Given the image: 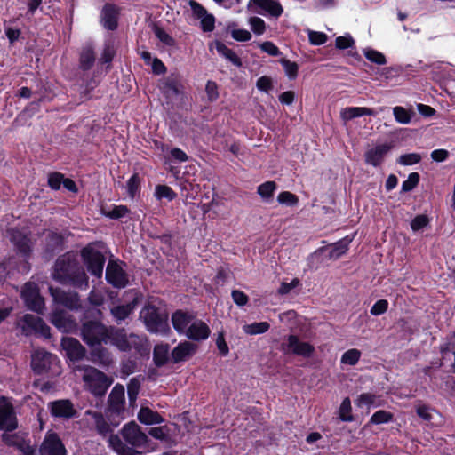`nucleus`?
I'll return each mask as SVG.
<instances>
[{
    "label": "nucleus",
    "instance_id": "obj_1",
    "mask_svg": "<svg viewBox=\"0 0 455 455\" xmlns=\"http://www.w3.org/2000/svg\"><path fill=\"white\" fill-rule=\"evenodd\" d=\"M120 435H110L108 438L109 446L118 455H138L140 454L137 449H146L149 446V438L135 421L125 424L120 430Z\"/></svg>",
    "mask_w": 455,
    "mask_h": 455
},
{
    "label": "nucleus",
    "instance_id": "obj_2",
    "mask_svg": "<svg viewBox=\"0 0 455 455\" xmlns=\"http://www.w3.org/2000/svg\"><path fill=\"white\" fill-rule=\"evenodd\" d=\"M53 278L65 284L76 288H87L88 277L73 255L64 254L58 258L53 271Z\"/></svg>",
    "mask_w": 455,
    "mask_h": 455
},
{
    "label": "nucleus",
    "instance_id": "obj_3",
    "mask_svg": "<svg viewBox=\"0 0 455 455\" xmlns=\"http://www.w3.org/2000/svg\"><path fill=\"white\" fill-rule=\"evenodd\" d=\"M72 370L82 379L84 388L95 396H103L113 382L111 378L91 365L76 364Z\"/></svg>",
    "mask_w": 455,
    "mask_h": 455
},
{
    "label": "nucleus",
    "instance_id": "obj_4",
    "mask_svg": "<svg viewBox=\"0 0 455 455\" xmlns=\"http://www.w3.org/2000/svg\"><path fill=\"white\" fill-rule=\"evenodd\" d=\"M108 342L116 347L120 351L127 352L134 349L140 355H147L149 349L143 337L131 333L127 334L125 330L121 328L109 327Z\"/></svg>",
    "mask_w": 455,
    "mask_h": 455
},
{
    "label": "nucleus",
    "instance_id": "obj_5",
    "mask_svg": "<svg viewBox=\"0 0 455 455\" xmlns=\"http://www.w3.org/2000/svg\"><path fill=\"white\" fill-rule=\"evenodd\" d=\"M140 318L150 332L166 333L170 329L167 314L151 303L147 304L141 309Z\"/></svg>",
    "mask_w": 455,
    "mask_h": 455
},
{
    "label": "nucleus",
    "instance_id": "obj_6",
    "mask_svg": "<svg viewBox=\"0 0 455 455\" xmlns=\"http://www.w3.org/2000/svg\"><path fill=\"white\" fill-rule=\"evenodd\" d=\"M109 327L100 321L90 320L81 326V338L90 347L108 343Z\"/></svg>",
    "mask_w": 455,
    "mask_h": 455
},
{
    "label": "nucleus",
    "instance_id": "obj_7",
    "mask_svg": "<svg viewBox=\"0 0 455 455\" xmlns=\"http://www.w3.org/2000/svg\"><path fill=\"white\" fill-rule=\"evenodd\" d=\"M281 351L285 355L291 353L309 358L315 353V347L308 342L300 341L298 336L291 334L287 338V342L281 344Z\"/></svg>",
    "mask_w": 455,
    "mask_h": 455
},
{
    "label": "nucleus",
    "instance_id": "obj_8",
    "mask_svg": "<svg viewBox=\"0 0 455 455\" xmlns=\"http://www.w3.org/2000/svg\"><path fill=\"white\" fill-rule=\"evenodd\" d=\"M82 257L88 271H90L92 275L100 277L102 275L105 264L104 255L92 247L87 246L83 249Z\"/></svg>",
    "mask_w": 455,
    "mask_h": 455
},
{
    "label": "nucleus",
    "instance_id": "obj_9",
    "mask_svg": "<svg viewBox=\"0 0 455 455\" xmlns=\"http://www.w3.org/2000/svg\"><path fill=\"white\" fill-rule=\"evenodd\" d=\"M21 297L28 309L42 313L44 308V299L39 294V289L35 283H27L22 290Z\"/></svg>",
    "mask_w": 455,
    "mask_h": 455
},
{
    "label": "nucleus",
    "instance_id": "obj_10",
    "mask_svg": "<svg viewBox=\"0 0 455 455\" xmlns=\"http://www.w3.org/2000/svg\"><path fill=\"white\" fill-rule=\"evenodd\" d=\"M17 427L18 420L12 403L5 397L0 398V429L11 432Z\"/></svg>",
    "mask_w": 455,
    "mask_h": 455
},
{
    "label": "nucleus",
    "instance_id": "obj_11",
    "mask_svg": "<svg viewBox=\"0 0 455 455\" xmlns=\"http://www.w3.org/2000/svg\"><path fill=\"white\" fill-rule=\"evenodd\" d=\"M22 331L26 335L32 332L39 333L45 338L50 337V328L44 320L36 315L26 314L22 319Z\"/></svg>",
    "mask_w": 455,
    "mask_h": 455
},
{
    "label": "nucleus",
    "instance_id": "obj_12",
    "mask_svg": "<svg viewBox=\"0 0 455 455\" xmlns=\"http://www.w3.org/2000/svg\"><path fill=\"white\" fill-rule=\"evenodd\" d=\"M60 345L65 351L66 356L73 363L81 361L86 355L85 347L75 338L64 337L61 339Z\"/></svg>",
    "mask_w": 455,
    "mask_h": 455
},
{
    "label": "nucleus",
    "instance_id": "obj_13",
    "mask_svg": "<svg viewBox=\"0 0 455 455\" xmlns=\"http://www.w3.org/2000/svg\"><path fill=\"white\" fill-rule=\"evenodd\" d=\"M50 294L56 303H59L69 309L81 307L79 296L75 291H65L60 288H49Z\"/></svg>",
    "mask_w": 455,
    "mask_h": 455
},
{
    "label": "nucleus",
    "instance_id": "obj_14",
    "mask_svg": "<svg viewBox=\"0 0 455 455\" xmlns=\"http://www.w3.org/2000/svg\"><path fill=\"white\" fill-rule=\"evenodd\" d=\"M51 323L62 332L71 333L76 330V323L74 317L64 310L52 312Z\"/></svg>",
    "mask_w": 455,
    "mask_h": 455
},
{
    "label": "nucleus",
    "instance_id": "obj_15",
    "mask_svg": "<svg viewBox=\"0 0 455 455\" xmlns=\"http://www.w3.org/2000/svg\"><path fill=\"white\" fill-rule=\"evenodd\" d=\"M56 361V356L52 353H49L45 350L39 349L36 350L33 355L31 360V365L33 370L38 373L42 374L50 370L51 365Z\"/></svg>",
    "mask_w": 455,
    "mask_h": 455
},
{
    "label": "nucleus",
    "instance_id": "obj_16",
    "mask_svg": "<svg viewBox=\"0 0 455 455\" xmlns=\"http://www.w3.org/2000/svg\"><path fill=\"white\" fill-rule=\"evenodd\" d=\"M391 149V144L384 143L377 145L365 152L364 161L369 165L379 167Z\"/></svg>",
    "mask_w": 455,
    "mask_h": 455
},
{
    "label": "nucleus",
    "instance_id": "obj_17",
    "mask_svg": "<svg viewBox=\"0 0 455 455\" xmlns=\"http://www.w3.org/2000/svg\"><path fill=\"white\" fill-rule=\"evenodd\" d=\"M106 279L116 288H124L128 283L126 273L115 261L108 262L106 269Z\"/></svg>",
    "mask_w": 455,
    "mask_h": 455
},
{
    "label": "nucleus",
    "instance_id": "obj_18",
    "mask_svg": "<svg viewBox=\"0 0 455 455\" xmlns=\"http://www.w3.org/2000/svg\"><path fill=\"white\" fill-rule=\"evenodd\" d=\"M249 5L256 7L255 12L259 14L268 13L275 18H279L283 12V8L277 0H250Z\"/></svg>",
    "mask_w": 455,
    "mask_h": 455
},
{
    "label": "nucleus",
    "instance_id": "obj_19",
    "mask_svg": "<svg viewBox=\"0 0 455 455\" xmlns=\"http://www.w3.org/2000/svg\"><path fill=\"white\" fill-rule=\"evenodd\" d=\"M354 236L349 237L348 235L344 238L339 240L338 242L331 244L330 248L328 247H321L315 251V254L323 253L324 251H328L326 258L328 259H338L342 255H344L349 247L350 243L353 241Z\"/></svg>",
    "mask_w": 455,
    "mask_h": 455
},
{
    "label": "nucleus",
    "instance_id": "obj_20",
    "mask_svg": "<svg viewBox=\"0 0 455 455\" xmlns=\"http://www.w3.org/2000/svg\"><path fill=\"white\" fill-rule=\"evenodd\" d=\"M66 449L56 434L48 435L39 449L40 455H66Z\"/></svg>",
    "mask_w": 455,
    "mask_h": 455
},
{
    "label": "nucleus",
    "instance_id": "obj_21",
    "mask_svg": "<svg viewBox=\"0 0 455 455\" xmlns=\"http://www.w3.org/2000/svg\"><path fill=\"white\" fill-rule=\"evenodd\" d=\"M7 235L18 251L24 256H28L32 251L30 239L16 228H8Z\"/></svg>",
    "mask_w": 455,
    "mask_h": 455
},
{
    "label": "nucleus",
    "instance_id": "obj_22",
    "mask_svg": "<svg viewBox=\"0 0 455 455\" xmlns=\"http://www.w3.org/2000/svg\"><path fill=\"white\" fill-rule=\"evenodd\" d=\"M90 359L91 361L102 367H108L114 363L112 353L101 345H96L91 347Z\"/></svg>",
    "mask_w": 455,
    "mask_h": 455
},
{
    "label": "nucleus",
    "instance_id": "obj_23",
    "mask_svg": "<svg viewBox=\"0 0 455 455\" xmlns=\"http://www.w3.org/2000/svg\"><path fill=\"white\" fill-rule=\"evenodd\" d=\"M108 409L114 413H121L124 410V387L116 385L108 395Z\"/></svg>",
    "mask_w": 455,
    "mask_h": 455
},
{
    "label": "nucleus",
    "instance_id": "obj_24",
    "mask_svg": "<svg viewBox=\"0 0 455 455\" xmlns=\"http://www.w3.org/2000/svg\"><path fill=\"white\" fill-rule=\"evenodd\" d=\"M196 349L197 346L191 342H181L172 351L171 359L174 363L186 361L196 353Z\"/></svg>",
    "mask_w": 455,
    "mask_h": 455
},
{
    "label": "nucleus",
    "instance_id": "obj_25",
    "mask_svg": "<svg viewBox=\"0 0 455 455\" xmlns=\"http://www.w3.org/2000/svg\"><path fill=\"white\" fill-rule=\"evenodd\" d=\"M118 10L111 4H106L101 11L100 20L103 27L108 30H115L117 28Z\"/></svg>",
    "mask_w": 455,
    "mask_h": 455
},
{
    "label": "nucleus",
    "instance_id": "obj_26",
    "mask_svg": "<svg viewBox=\"0 0 455 455\" xmlns=\"http://www.w3.org/2000/svg\"><path fill=\"white\" fill-rule=\"evenodd\" d=\"M85 415L90 417L92 424L94 426L98 434L102 436H107L113 432V427L105 420L100 412L94 411H87Z\"/></svg>",
    "mask_w": 455,
    "mask_h": 455
},
{
    "label": "nucleus",
    "instance_id": "obj_27",
    "mask_svg": "<svg viewBox=\"0 0 455 455\" xmlns=\"http://www.w3.org/2000/svg\"><path fill=\"white\" fill-rule=\"evenodd\" d=\"M186 335L190 339L203 340L209 337L210 329L205 323L196 320L188 328Z\"/></svg>",
    "mask_w": 455,
    "mask_h": 455
},
{
    "label": "nucleus",
    "instance_id": "obj_28",
    "mask_svg": "<svg viewBox=\"0 0 455 455\" xmlns=\"http://www.w3.org/2000/svg\"><path fill=\"white\" fill-rule=\"evenodd\" d=\"M160 90L168 100H172L180 92V84L174 77H167L160 84Z\"/></svg>",
    "mask_w": 455,
    "mask_h": 455
},
{
    "label": "nucleus",
    "instance_id": "obj_29",
    "mask_svg": "<svg viewBox=\"0 0 455 455\" xmlns=\"http://www.w3.org/2000/svg\"><path fill=\"white\" fill-rule=\"evenodd\" d=\"M172 324L174 329L180 333L187 332L188 328L191 324L192 316L188 313L180 310L176 311L172 317Z\"/></svg>",
    "mask_w": 455,
    "mask_h": 455
},
{
    "label": "nucleus",
    "instance_id": "obj_30",
    "mask_svg": "<svg viewBox=\"0 0 455 455\" xmlns=\"http://www.w3.org/2000/svg\"><path fill=\"white\" fill-rule=\"evenodd\" d=\"M137 418L140 423L145 425H154L164 422L163 417L148 407H141L138 412Z\"/></svg>",
    "mask_w": 455,
    "mask_h": 455
},
{
    "label": "nucleus",
    "instance_id": "obj_31",
    "mask_svg": "<svg viewBox=\"0 0 455 455\" xmlns=\"http://www.w3.org/2000/svg\"><path fill=\"white\" fill-rule=\"evenodd\" d=\"M95 62V53L91 44H87L82 48L79 58V68L83 70L90 69Z\"/></svg>",
    "mask_w": 455,
    "mask_h": 455
},
{
    "label": "nucleus",
    "instance_id": "obj_32",
    "mask_svg": "<svg viewBox=\"0 0 455 455\" xmlns=\"http://www.w3.org/2000/svg\"><path fill=\"white\" fill-rule=\"evenodd\" d=\"M52 413L57 417H71L74 414L72 403L68 400H60L52 403Z\"/></svg>",
    "mask_w": 455,
    "mask_h": 455
},
{
    "label": "nucleus",
    "instance_id": "obj_33",
    "mask_svg": "<svg viewBox=\"0 0 455 455\" xmlns=\"http://www.w3.org/2000/svg\"><path fill=\"white\" fill-rule=\"evenodd\" d=\"M170 359L169 345L157 344L154 347L153 360L156 366L161 367L167 363Z\"/></svg>",
    "mask_w": 455,
    "mask_h": 455
},
{
    "label": "nucleus",
    "instance_id": "obj_34",
    "mask_svg": "<svg viewBox=\"0 0 455 455\" xmlns=\"http://www.w3.org/2000/svg\"><path fill=\"white\" fill-rule=\"evenodd\" d=\"M374 110L365 107H349L343 113L344 118L351 120L363 116H373Z\"/></svg>",
    "mask_w": 455,
    "mask_h": 455
},
{
    "label": "nucleus",
    "instance_id": "obj_35",
    "mask_svg": "<svg viewBox=\"0 0 455 455\" xmlns=\"http://www.w3.org/2000/svg\"><path fill=\"white\" fill-rule=\"evenodd\" d=\"M277 189V184L275 181L268 180L260 184L257 188V193L264 201H268L274 196L275 191Z\"/></svg>",
    "mask_w": 455,
    "mask_h": 455
},
{
    "label": "nucleus",
    "instance_id": "obj_36",
    "mask_svg": "<svg viewBox=\"0 0 455 455\" xmlns=\"http://www.w3.org/2000/svg\"><path fill=\"white\" fill-rule=\"evenodd\" d=\"M243 329L248 335H258L267 332L270 329V324L267 322H255L243 325Z\"/></svg>",
    "mask_w": 455,
    "mask_h": 455
},
{
    "label": "nucleus",
    "instance_id": "obj_37",
    "mask_svg": "<svg viewBox=\"0 0 455 455\" xmlns=\"http://www.w3.org/2000/svg\"><path fill=\"white\" fill-rule=\"evenodd\" d=\"M133 306L132 304L121 305L117 307H114L111 308V314L116 319L117 323H120L125 318L129 316V315L133 310Z\"/></svg>",
    "mask_w": 455,
    "mask_h": 455
},
{
    "label": "nucleus",
    "instance_id": "obj_38",
    "mask_svg": "<svg viewBox=\"0 0 455 455\" xmlns=\"http://www.w3.org/2000/svg\"><path fill=\"white\" fill-rule=\"evenodd\" d=\"M393 114L397 123L407 124L411 122L413 112L403 107L396 106L393 108Z\"/></svg>",
    "mask_w": 455,
    "mask_h": 455
},
{
    "label": "nucleus",
    "instance_id": "obj_39",
    "mask_svg": "<svg viewBox=\"0 0 455 455\" xmlns=\"http://www.w3.org/2000/svg\"><path fill=\"white\" fill-rule=\"evenodd\" d=\"M394 419V414L385 410H379L374 412L371 419L370 423L374 425L385 424L391 422Z\"/></svg>",
    "mask_w": 455,
    "mask_h": 455
},
{
    "label": "nucleus",
    "instance_id": "obj_40",
    "mask_svg": "<svg viewBox=\"0 0 455 455\" xmlns=\"http://www.w3.org/2000/svg\"><path fill=\"white\" fill-rule=\"evenodd\" d=\"M361 355V351L356 348L348 349L342 355L340 362L341 363L354 366L359 362Z\"/></svg>",
    "mask_w": 455,
    "mask_h": 455
},
{
    "label": "nucleus",
    "instance_id": "obj_41",
    "mask_svg": "<svg viewBox=\"0 0 455 455\" xmlns=\"http://www.w3.org/2000/svg\"><path fill=\"white\" fill-rule=\"evenodd\" d=\"M351 402L348 397H346L339 407V419L344 422H351L354 420V417L351 414Z\"/></svg>",
    "mask_w": 455,
    "mask_h": 455
},
{
    "label": "nucleus",
    "instance_id": "obj_42",
    "mask_svg": "<svg viewBox=\"0 0 455 455\" xmlns=\"http://www.w3.org/2000/svg\"><path fill=\"white\" fill-rule=\"evenodd\" d=\"M148 434L160 441L169 442L170 441V429L167 426L155 427L150 428Z\"/></svg>",
    "mask_w": 455,
    "mask_h": 455
},
{
    "label": "nucleus",
    "instance_id": "obj_43",
    "mask_svg": "<svg viewBox=\"0 0 455 455\" xmlns=\"http://www.w3.org/2000/svg\"><path fill=\"white\" fill-rule=\"evenodd\" d=\"M277 202L280 204H284V205H287V206H296L299 203V197L290 192V191H283L281 193H279L278 196H277Z\"/></svg>",
    "mask_w": 455,
    "mask_h": 455
},
{
    "label": "nucleus",
    "instance_id": "obj_44",
    "mask_svg": "<svg viewBox=\"0 0 455 455\" xmlns=\"http://www.w3.org/2000/svg\"><path fill=\"white\" fill-rule=\"evenodd\" d=\"M420 176L418 172H411L408 179L402 183V192L413 190L419 183Z\"/></svg>",
    "mask_w": 455,
    "mask_h": 455
},
{
    "label": "nucleus",
    "instance_id": "obj_45",
    "mask_svg": "<svg viewBox=\"0 0 455 455\" xmlns=\"http://www.w3.org/2000/svg\"><path fill=\"white\" fill-rule=\"evenodd\" d=\"M62 243L61 235L49 232L46 235V248L49 251L52 252L55 250L59 249Z\"/></svg>",
    "mask_w": 455,
    "mask_h": 455
},
{
    "label": "nucleus",
    "instance_id": "obj_46",
    "mask_svg": "<svg viewBox=\"0 0 455 455\" xmlns=\"http://www.w3.org/2000/svg\"><path fill=\"white\" fill-rule=\"evenodd\" d=\"M364 56L368 60L378 65H385L387 63L385 55L373 49L365 50Z\"/></svg>",
    "mask_w": 455,
    "mask_h": 455
},
{
    "label": "nucleus",
    "instance_id": "obj_47",
    "mask_svg": "<svg viewBox=\"0 0 455 455\" xmlns=\"http://www.w3.org/2000/svg\"><path fill=\"white\" fill-rule=\"evenodd\" d=\"M140 389V382L139 381V379L136 378L132 379L127 385L128 398L132 404L135 403Z\"/></svg>",
    "mask_w": 455,
    "mask_h": 455
},
{
    "label": "nucleus",
    "instance_id": "obj_48",
    "mask_svg": "<svg viewBox=\"0 0 455 455\" xmlns=\"http://www.w3.org/2000/svg\"><path fill=\"white\" fill-rule=\"evenodd\" d=\"M421 159L422 157L419 153H408L400 156L397 163L401 165H413L419 164Z\"/></svg>",
    "mask_w": 455,
    "mask_h": 455
},
{
    "label": "nucleus",
    "instance_id": "obj_49",
    "mask_svg": "<svg viewBox=\"0 0 455 455\" xmlns=\"http://www.w3.org/2000/svg\"><path fill=\"white\" fill-rule=\"evenodd\" d=\"M281 64L285 71V74L290 79H295L298 76L299 66L296 62L290 60H281Z\"/></svg>",
    "mask_w": 455,
    "mask_h": 455
},
{
    "label": "nucleus",
    "instance_id": "obj_50",
    "mask_svg": "<svg viewBox=\"0 0 455 455\" xmlns=\"http://www.w3.org/2000/svg\"><path fill=\"white\" fill-rule=\"evenodd\" d=\"M256 87L259 91L268 93L273 88V79L267 76H262L258 78Z\"/></svg>",
    "mask_w": 455,
    "mask_h": 455
},
{
    "label": "nucleus",
    "instance_id": "obj_51",
    "mask_svg": "<svg viewBox=\"0 0 455 455\" xmlns=\"http://www.w3.org/2000/svg\"><path fill=\"white\" fill-rule=\"evenodd\" d=\"M249 24L251 30L256 35H262L266 30V23L263 19L254 16L249 19Z\"/></svg>",
    "mask_w": 455,
    "mask_h": 455
},
{
    "label": "nucleus",
    "instance_id": "obj_52",
    "mask_svg": "<svg viewBox=\"0 0 455 455\" xmlns=\"http://www.w3.org/2000/svg\"><path fill=\"white\" fill-rule=\"evenodd\" d=\"M156 196L158 199L167 198L168 200H172L175 198V192L168 186L165 185H157L156 187Z\"/></svg>",
    "mask_w": 455,
    "mask_h": 455
},
{
    "label": "nucleus",
    "instance_id": "obj_53",
    "mask_svg": "<svg viewBox=\"0 0 455 455\" xmlns=\"http://www.w3.org/2000/svg\"><path fill=\"white\" fill-rule=\"evenodd\" d=\"M308 40L312 45H322L327 42L328 36L323 32L311 30L308 33Z\"/></svg>",
    "mask_w": 455,
    "mask_h": 455
},
{
    "label": "nucleus",
    "instance_id": "obj_54",
    "mask_svg": "<svg viewBox=\"0 0 455 455\" xmlns=\"http://www.w3.org/2000/svg\"><path fill=\"white\" fill-rule=\"evenodd\" d=\"M429 223V218L425 214L417 215L411 221V228L413 231H419Z\"/></svg>",
    "mask_w": 455,
    "mask_h": 455
},
{
    "label": "nucleus",
    "instance_id": "obj_55",
    "mask_svg": "<svg viewBox=\"0 0 455 455\" xmlns=\"http://www.w3.org/2000/svg\"><path fill=\"white\" fill-rule=\"evenodd\" d=\"M388 301L387 299H379L371 307L370 312L372 315H381L388 309Z\"/></svg>",
    "mask_w": 455,
    "mask_h": 455
},
{
    "label": "nucleus",
    "instance_id": "obj_56",
    "mask_svg": "<svg viewBox=\"0 0 455 455\" xmlns=\"http://www.w3.org/2000/svg\"><path fill=\"white\" fill-rule=\"evenodd\" d=\"M154 32L156 36L165 45L172 46L175 44V40L164 29L159 27H155Z\"/></svg>",
    "mask_w": 455,
    "mask_h": 455
},
{
    "label": "nucleus",
    "instance_id": "obj_57",
    "mask_svg": "<svg viewBox=\"0 0 455 455\" xmlns=\"http://www.w3.org/2000/svg\"><path fill=\"white\" fill-rule=\"evenodd\" d=\"M260 49L273 57H278L282 54L279 48L271 41H266L259 44Z\"/></svg>",
    "mask_w": 455,
    "mask_h": 455
},
{
    "label": "nucleus",
    "instance_id": "obj_58",
    "mask_svg": "<svg viewBox=\"0 0 455 455\" xmlns=\"http://www.w3.org/2000/svg\"><path fill=\"white\" fill-rule=\"evenodd\" d=\"M354 44L355 41L350 36H339L335 39V46L339 50H346L351 48Z\"/></svg>",
    "mask_w": 455,
    "mask_h": 455
},
{
    "label": "nucleus",
    "instance_id": "obj_59",
    "mask_svg": "<svg viewBox=\"0 0 455 455\" xmlns=\"http://www.w3.org/2000/svg\"><path fill=\"white\" fill-rule=\"evenodd\" d=\"M377 396L371 393H363L357 398L358 406L366 405L371 406L375 404Z\"/></svg>",
    "mask_w": 455,
    "mask_h": 455
},
{
    "label": "nucleus",
    "instance_id": "obj_60",
    "mask_svg": "<svg viewBox=\"0 0 455 455\" xmlns=\"http://www.w3.org/2000/svg\"><path fill=\"white\" fill-rule=\"evenodd\" d=\"M300 281L298 278H293L291 283L283 282L278 289V293L281 295H286L291 291L294 288L299 286Z\"/></svg>",
    "mask_w": 455,
    "mask_h": 455
},
{
    "label": "nucleus",
    "instance_id": "obj_61",
    "mask_svg": "<svg viewBox=\"0 0 455 455\" xmlns=\"http://www.w3.org/2000/svg\"><path fill=\"white\" fill-rule=\"evenodd\" d=\"M231 36L238 42H247L251 38V34L246 29H233L231 31Z\"/></svg>",
    "mask_w": 455,
    "mask_h": 455
},
{
    "label": "nucleus",
    "instance_id": "obj_62",
    "mask_svg": "<svg viewBox=\"0 0 455 455\" xmlns=\"http://www.w3.org/2000/svg\"><path fill=\"white\" fill-rule=\"evenodd\" d=\"M189 6L193 15L197 19H201L208 13L206 9L195 0L189 1Z\"/></svg>",
    "mask_w": 455,
    "mask_h": 455
},
{
    "label": "nucleus",
    "instance_id": "obj_63",
    "mask_svg": "<svg viewBox=\"0 0 455 455\" xmlns=\"http://www.w3.org/2000/svg\"><path fill=\"white\" fill-rule=\"evenodd\" d=\"M128 212V208L124 205L115 206L111 211L106 212L105 215L111 219H119Z\"/></svg>",
    "mask_w": 455,
    "mask_h": 455
},
{
    "label": "nucleus",
    "instance_id": "obj_64",
    "mask_svg": "<svg viewBox=\"0 0 455 455\" xmlns=\"http://www.w3.org/2000/svg\"><path fill=\"white\" fill-rule=\"evenodd\" d=\"M201 28L204 32H210L214 29V17L212 14L207 13L205 16L200 19Z\"/></svg>",
    "mask_w": 455,
    "mask_h": 455
}]
</instances>
